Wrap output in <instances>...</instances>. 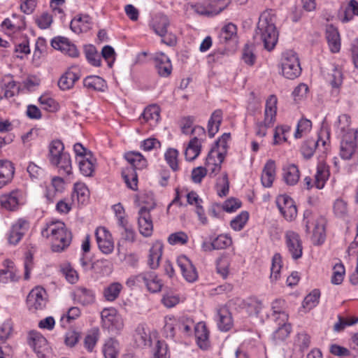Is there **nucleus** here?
<instances>
[{
	"label": "nucleus",
	"mask_w": 358,
	"mask_h": 358,
	"mask_svg": "<svg viewBox=\"0 0 358 358\" xmlns=\"http://www.w3.org/2000/svg\"><path fill=\"white\" fill-rule=\"evenodd\" d=\"M254 39L257 43H263L264 48L268 51H271L276 45L278 33L268 13H263L260 15Z\"/></svg>",
	"instance_id": "1"
},
{
	"label": "nucleus",
	"mask_w": 358,
	"mask_h": 358,
	"mask_svg": "<svg viewBox=\"0 0 358 358\" xmlns=\"http://www.w3.org/2000/svg\"><path fill=\"white\" fill-rule=\"evenodd\" d=\"M41 234L45 238H50L52 250L56 252L63 251L71 241V234L62 222L48 224Z\"/></svg>",
	"instance_id": "2"
},
{
	"label": "nucleus",
	"mask_w": 358,
	"mask_h": 358,
	"mask_svg": "<svg viewBox=\"0 0 358 358\" xmlns=\"http://www.w3.org/2000/svg\"><path fill=\"white\" fill-rule=\"evenodd\" d=\"M231 135L229 133H224L216 142L215 147L209 152L206 159V169L210 177L215 176L221 170V164L223 162Z\"/></svg>",
	"instance_id": "3"
},
{
	"label": "nucleus",
	"mask_w": 358,
	"mask_h": 358,
	"mask_svg": "<svg viewBox=\"0 0 358 358\" xmlns=\"http://www.w3.org/2000/svg\"><path fill=\"white\" fill-rule=\"evenodd\" d=\"M48 148V159L50 164L57 167L60 173L71 174V157L68 152H64L63 143L59 140H54L49 144Z\"/></svg>",
	"instance_id": "4"
},
{
	"label": "nucleus",
	"mask_w": 358,
	"mask_h": 358,
	"mask_svg": "<svg viewBox=\"0 0 358 358\" xmlns=\"http://www.w3.org/2000/svg\"><path fill=\"white\" fill-rule=\"evenodd\" d=\"M306 231L309 232L313 228L312 242L315 245H322L325 240L326 220L324 217L313 214L306 210L304 213Z\"/></svg>",
	"instance_id": "5"
},
{
	"label": "nucleus",
	"mask_w": 358,
	"mask_h": 358,
	"mask_svg": "<svg viewBox=\"0 0 358 358\" xmlns=\"http://www.w3.org/2000/svg\"><path fill=\"white\" fill-rule=\"evenodd\" d=\"M278 99L276 96L272 94L266 99L264 117L262 122L256 124L255 134L261 138L264 137L267 133V129L272 127L276 120Z\"/></svg>",
	"instance_id": "6"
},
{
	"label": "nucleus",
	"mask_w": 358,
	"mask_h": 358,
	"mask_svg": "<svg viewBox=\"0 0 358 358\" xmlns=\"http://www.w3.org/2000/svg\"><path fill=\"white\" fill-rule=\"evenodd\" d=\"M48 296L45 289L36 286L33 288L27 297V306L31 313L38 314L43 312L47 306Z\"/></svg>",
	"instance_id": "7"
},
{
	"label": "nucleus",
	"mask_w": 358,
	"mask_h": 358,
	"mask_svg": "<svg viewBox=\"0 0 358 358\" xmlns=\"http://www.w3.org/2000/svg\"><path fill=\"white\" fill-rule=\"evenodd\" d=\"M282 74L286 78L294 79L301 72L299 58L293 51H287L283 53L281 59Z\"/></svg>",
	"instance_id": "8"
},
{
	"label": "nucleus",
	"mask_w": 358,
	"mask_h": 358,
	"mask_svg": "<svg viewBox=\"0 0 358 358\" xmlns=\"http://www.w3.org/2000/svg\"><path fill=\"white\" fill-rule=\"evenodd\" d=\"M136 162L133 166H128L122 171V176L127 186L132 190H136L138 186V176L135 169H142L147 165V161L143 156L137 155Z\"/></svg>",
	"instance_id": "9"
},
{
	"label": "nucleus",
	"mask_w": 358,
	"mask_h": 358,
	"mask_svg": "<svg viewBox=\"0 0 358 358\" xmlns=\"http://www.w3.org/2000/svg\"><path fill=\"white\" fill-rule=\"evenodd\" d=\"M101 315L103 327L110 331L117 333L123 328L122 319L115 308H104Z\"/></svg>",
	"instance_id": "10"
},
{
	"label": "nucleus",
	"mask_w": 358,
	"mask_h": 358,
	"mask_svg": "<svg viewBox=\"0 0 358 358\" xmlns=\"http://www.w3.org/2000/svg\"><path fill=\"white\" fill-rule=\"evenodd\" d=\"M28 343L32 348L38 358H46L50 348L46 338L39 332L31 331L28 335Z\"/></svg>",
	"instance_id": "11"
},
{
	"label": "nucleus",
	"mask_w": 358,
	"mask_h": 358,
	"mask_svg": "<svg viewBox=\"0 0 358 358\" xmlns=\"http://www.w3.org/2000/svg\"><path fill=\"white\" fill-rule=\"evenodd\" d=\"M154 208L155 203H152L149 207H141L138 211V229L140 234L145 237H149L152 234L153 224L151 219L150 210Z\"/></svg>",
	"instance_id": "12"
},
{
	"label": "nucleus",
	"mask_w": 358,
	"mask_h": 358,
	"mask_svg": "<svg viewBox=\"0 0 358 358\" xmlns=\"http://www.w3.org/2000/svg\"><path fill=\"white\" fill-rule=\"evenodd\" d=\"M277 206L287 221L294 220L297 215V208L294 200L287 195H280L276 199Z\"/></svg>",
	"instance_id": "13"
},
{
	"label": "nucleus",
	"mask_w": 358,
	"mask_h": 358,
	"mask_svg": "<svg viewBox=\"0 0 358 358\" xmlns=\"http://www.w3.org/2000/svg\"><path fill=\"white\" fill-rule=\"evenodd\" d=\"M285 243L289 253L292 259H298L303 254L302 242L299 235L292 231H289L285 234Z\"/></svg>",
	"instance_id": "14"
},
{
	"label": "nucleus",
	"mask_w": 358,
	"mask_h": 358,
	"mask_svg": "<svg viewBox=\"0 0 358 358\" xmlns=\"http://www.w3.org/2000/svg\"><path fill=\"white\" fill-rule=\"evenodd\" d=\"M96 242L100 250L104 254L113 251L114 243L111 234L104 227H99L95 231Z\"/></svg>",
	"instance_id": "15"
},
{
	"label": "nucleus",
	"mask_w": 358,
	"mask_h": 358,
	"mask_svg": "<svg viewBox=\"0 0 358 358\" xmlns=\"http://www.w3.org/2000/svg\"><path fill=\"white\" fill-rule=\"evenodd\" d=\"M233 302L237 308L245 310L250 316L257 315L262 306L261 301L253 297L245 299L236 298Z\"/></svg>",
	"instance_id": "16"
},
{
	"label": "nucleus",
	"mask_w": 358,
	"mask_h": 358,
	"mask_svg": "<svg viewBox=\"0 0 358 358\" xmlns=\"http://www.w3.org/2000/svg\"><path fill=\"white\" fill-rule=\"evenodd\" d=\"M80 71L78 66L73 65L60 77L58 86L62 90L72 88L76 81L80 78Z\"/></svg>",
	"instance_id": "17"
},
{
	"label": "nucleus",
	"mask_w": 358,
	"mask_h": 358,
	"mask_svg": "<svg viewBox=\"0 0 358 358\" xmlns=\"http://www.w3.org/2000/svg\"><path fill=\"white\" fill-rule=\"evenodd\" d=\"M51 45L55 49L60 50L71 57H77L79 55L76 46L66 38L61 36L54 38L51 41Z\"/></svg>",
	"instance_id": "18"
},
{
	"label": "nucleus",
	"mask_w": 358,
	"mask_h": 358,
	"mask_svg": "<svg viewBox=\"0 0 358 358\" xmlns=\"http://www.w3.org/2000/svg\"><path fill=\"white\" fill-rule=\"evenodd\" d=\"M230 0H220L217 3L220 4L218 8H214L213 3H209L208 6H203L202 4L192 5V8L193 10L199 14L208 16H212L219 14L224 9H225L230 3Z\"/></svg>",
	"instance_id": "19"
},
{
	"label": "nucleus",
	"mask_w": 358,
	"mask_h": 358,
	"mask_svg": "<svg viewBox=\"0 0 358 358\" xmlns=\"http://www.w3.org/2000/svg\"><path fill=\"white\" fill-rule=\"evenodd\" d=\"M177 264L187 281L192 282L197 279L196 270L192 262L186 256H180L177 259Z\"/></svg>",
	"instance_id": "20"
},
{
	"label": "nucleus",
	"mask_w": 358,
	"mask_h": 358,
	"mask_svg": "<svg viewBox=\"0 0 358 358\" xmlns=\"http://www.w3.org/2000/svg\"><path fill=\"white\" fill-rule=\"evenodd\" d=\"M29 229V222L19 219L13 226L8 234V241L10 244L16 245L22 239Z\"/></svg>",
	"instance_id": "21"
},
{
	"label": "nucleus",
	"mask_w": 358,
	"mask_h": 358,
	"mask_svg": "<svg viewBox=\"0 0 358 358\" xmlns=\"http://www.w3.org/2000/svg\"><path fill=\"white\" fill-rule=\"evenodd\" d=\"M155 68L162 77H168L172 72L170 59L163 52H157L154 57Z\"/></svg>",
	"instance_id": "22"
},
{
	"label": "nucleus",
	"mask_w": 358,
	"mask_h": 358,
	"mask_svg": "<svg viewBox=\"0 0 358 358\" xmlns=\"http://www.w3.org/2000/svg\"><path fill=\"white\" fill-rule=\"evenodd\" d=\"M21 196L22 194L18 190L3 194L0 196V204L6 210H15L20 204Z\"/></svg>",
	"instance_id": "23"
},
{
	"label": "nucleus",
	"mask_w": 358,
	"mask_h": 358,
	"mask_svg": "<svg viewBox=\"0 0 358 358\" xmlns=\"http://www.w3.org/2000/svg\"><path fill=\"white\" fill-rule=\"evenodd\" d=\"M276 166L273 160L269 159L265 164L261 176V182L264 187H271L275 178Z\"/></svg>",
	"instance_id": "24"
},
{
	"label": "nucleus",
	"mask_w": 358,
	"mask_h": 358,
	"mask_svg": "<svg viewBox=\"0 0 358 358\" xmlns=\"http://www.w3.org/2000/svg\"><path fill=\"white\" fill-rule=\"evenodd\" d=\"M282 180L290 186L295 185L300 178V171L298 166L294 164H288L282 167Z\"/></svg>",
	"instance_id": "25"
},
{
	"label": "nucleus",
	"mask_w": 358,
	"mask_h": 358,
	"mask_svg": "<svg viewBox=\"0 0 358 358\" xmlns=\"http://www.w3.org/2000/svg\"><path fill=\"white\" fill-rule=\"evenodd\" d=\"M15 173V168L8 160H0V189L10 183Z\"/></svg>",
	"instance_id": "26"
},
{
	"label": "nucleus",
	"mask_w": 358,
	"mask_h": 358,
	"mask_svg": "<svg viewBox=\"0 0 358 358\" xmlns=\"http://www.w3.org/2000/svg\"><path fill=\"white\" fill-rule=\"evenodd\" d=\"M330 175L329 166L324 162H320L315 174V187L319 189H322Z\"/></svg>",
	"instance_id": "27"
},
{
	"label": "nucleus",
	"mask_w": 358,
	"mask_h": 358,
	"mask_svg": "<svg viewBox=\"0 0 358 358\" xmlns=\"http://www.w3.org/2000/svg\"><path fill=\"white\" fill-rule=\"evenodd\" d=\"M326 38L330 50L332 52H338L341 48V38L338 29L332 25H329L326 29Z\"/></svg>",
	"instance_id": "28"
},
{
	"label": "nucleus",
	"mask_w": 358,
	"mask_h": 358,
	"mask_svg": "<svg viewBox=\"0 0 358 358\" xmlns=\"http://www.w3.org/2000/svg\"><path fill=\"white\" fill-rule=\"evenodd\" d=\"M91 25L92 18L88 15H78L71 22V29L76 33L88 31Z\"/></svg>",
	"instance_id": "29"
},
{
	"label": "nucleus",
	"mask_w": 358,
	"mask_h": 358,
	"mask_svg": "<svg viewBox=\"0 0 358 358\" xmlns=\"http://www.w3.org/2000/svg\"><path fill=\"white\" fill-rule=\"evenodd\" d=\"M195 337L200 348L206 350L208 347V331L204 323L199 322L194 327Z\"/></svg>",
	"instance_id": "30"
},
{
	"label": "nucleus",
	"mask_w": 358,
	"mask_h": 358,
	"mask_svg": "<svg viewBox=\"0 0 358 358\" xmlns=\"http://www.w3.org/2000/svg\"><path fill=\"white\" fill-rule=\"evenodd\" d=\"M187 200L189 204L196 206V213L199 220L203 224H206L208 220L204 215V210L201 205L202 200L199 197L198 194L194 192H191L187 194Z\"/></svg>",
	"instance_id": "31"
},
{
	"label": "nucleus",
	"mask_w": 358,
	"mask_h": 358,
	"mask_svg": "<svg viewBox=\"0 0 358 358\" xmlns=\"http://www.w3.org/2000/svg\"><path fill=\"white\" fill-rule=\"evenodd\" d=\"M5 268L0 271V282L6 283L8 281H15L17 280L16 277V269L14 263L8 259L4 261Z\"/></svg>",
	"instance_id": "32"
},
{
	"label": "nucleus",
	"mask_w": 358,
	"mask_h": 358,
	"mask_svg": "<svg viewBox=\"0 0 358 358\" xmlns=\"http://www.w3.org/2000/svg\"><path fill=\"white\" fill-rule=\"evenodd\" d=\"M162 255V244L156 242L150 250L148 263L152 269L157 268L159 265V261Z\"/></svg>",
	"instance_id": "33"
},
{
	"label": "nucleus",
	"mask_w": 358,
	"mask_h": 358,
	"mask_svg": "<svg viewBox=\"0 0 358 358\" xmlns=\"http://www.w3.org/2000/svg\"><path fill=\"white\" fill-rule=\"evenodd\" d=\"M169 25V20L166 15H157L152 20V28L155 32L161 37H164L166 34Z\"/></svg>",
	"instance_id": "34"
},
{
	"label": "nucleus",
	"mask_w": 358,
	"mask_h": 358,
	"mask_svg": "<svg viewBox=\"0 0 358 358\" xmlns=\"http://www.w3.org/2000/svg\"><path fill=\"white\" fill-rule=\"evenodd\" d=\"M143 283L148 290L152 293L161 291L162 287L161 280L154 273H144Z\"/></svg>",
	"instance_id": "35"
},
{
	"label": "nucleus",
	"mask_w": 358,
	"mask_h": 358,
	"mask_svg": "<svg viewBox=\"0 0 358 358\" xmlns=\"http://www.w3.org/2000/svg\"><path fill=\"white\" fill-rule=\"evenodd\" d=\"M145 122H149L150 125H155L160 117V109L157 105L153 104L148 106L142 114Z\"/></svg>",
	"instance_id": "36"
},
{
	"label": "nucleus",
	"mask_w": 358,
	"mask_h": 358,
	"mask_svg": "<svg viewBox=\"0 0 358 358\" xmlns=\"http://www.w3.org/2000/svg\"><path fill=\"white\" fill-rule=\"evenodd\" d=\"M84 86L92 90L103 92L106 88V84L103 79L99 76H90L83 80Z\"/></svg>",
	"instance_id": "37"
},
{
	"label": "nucleus",
	"mask_w": 358,
	"mask_h": 358,
	"mask_svg": "<svg viewBox=\"0 0 358 358\" xmlns=\"http://www.w3.org/2000/svg\"><path fill=\"white\" fill-rule=\"evenodd\" d=\"M217 325L220 330L227 331L231 329L233 324L231 313L227 309L222 308L218 310Z\"/></svg>",
	"instance_id": "38"
},
{
	"label": "nucleus",
	"mask_w": 358,
	"mask_h": 358,
	"mask_svg": "<svg viewBox=\"0 0 358 358\" xmlns=\"http://www.w3.org/2000/svg\"><path fill=\"white\" fill-rule=\"evenodd\" d=\"M120 345L114 338L108 339L103 346V354L105 358H117Z\"/></svg>",
	"instance_id": "39"
},
{
	"label": "nucleus",
	"mask_w": 358,
	"mask_h": 358,
	"mask_svg": "<svg viewBox=\"0 0 358 358\" xmlns=\"http://www.w3.org/2000/svg\"><path fill=\"white\" fill-rule=\"evenodd\" d=\"M75 298L83 305H88L94 302V295L92 290L85 287H78L75 291Z\"/></svg>",
	"instance_id": "40"
},
{
	"label": "nucleus",
	"mask_w": 358,
	"mask_h": 358,
	"mask_svg": "<svg viewBox=\"0 0 358 358\" xmlns=\"http://www.w3.org/2000/svg\"><path fill=\"white\" fill-rule=\"evenodd\" d=\"M222 112L217 110L213 113L208 124V135L210 138L213 137L218 131L220 125L222 122Z\"/></svg>",
	"instance_id": "41"
},
{
	"label": "nucleus",
	"mask_w": 358,
	"mask_h": 358,
	"mask_svg": "<svg viewBox=\"0 0 358 358\" xmlns=\"http://www.w3.org/2000/svg\"><path fill=\"white\" fill-rule=\"evenodd\" d=\"M284 301L275 300L272 303L273 319L275 322L281 321L286 322L288 320V315L283 310Z\"/></svg>",
	"instance_id": "42"
},
{
	"label": "nucleus",
	"mask_w": 358,
	"mask_h": 358,
	"mask_svg": "<svg viewBox=\"0 0 358 358\" xmlns=\"http://www.w3.org/2000/svg\"><path fill=\"white\" fill-rule=\"evenodd\" d=\"M123 287L120 282H113L103 289V296L108 301H113L118 298Z\"/></svg>",
	"instance_id": "43"
},
{
	"label": "nucleus",
	"mask_w": 358,
	"mask_h": 358,
	"mask_svg": "<svg viewBox=\"0 0 358 358\" xmlns=\"http://www.w3.org/2000/svg\"><path fill=\"white\" fill-rule=\"evenodd\" d=\"M201 151V144L196 137L191 140L185 151V156L187 160L192 161L199 155Z\"/></svg>",
	"instance_id": "44"
},
{
	"label": "nucleus",
	"mask_w": 358,
	"mask_h": 358,
	"mask_svg": "<svg viewBox=\"0 0 358 358\" xmlns=\"http://www.w3.org/2000/svg\"><path fill=\"white\" fill-rule=\"evenodd\" d=\"M134 338L136 345L140 347H144L150 344V336L144 327L138 326L136 330Z\"/></svg>",
	"instance_id": "45"
},
{
	"label": "nucleus",
	"mask_w": 358,
	"mask_h": 358,
	"mask_svg": "<svg viewBox=\"0 0 358 358\" xmlns=\"http://www.w3.org/2000/svg\"><path fill=\"white\" fill-rule=\"evenodd\" d=\"M358 322V317H343L338 315V321L334 324L333 329L336 332L343 331L346 327L352 326Z\"/></svg>",
	"instance_id": "46"
},
{
	"label": "nucleus",
	"mask_w": 358,
	"mask_h": 358,
	"mask_svg": "<svg viewBox=\"0 0 358 358\" xmlns=\"http://www.w3.org/2000/svg\"><path fill=\"white\" fill-rule=\"evenodd\" d=\"M99 339V331L98 329H91L84 338V346L88 352H92Z\"/></svg>",
	"instance_id": "47"
},
{
	"label": "nucleus",
	"mask_w": 358,
	"mask_h": 358,
	"mask_svg": "<svg viewBox=\"0 0 358 358\" xmlns=\"http://www.w3.org/2000/svg\"><path fill=\"white\" fill-rule=\"evenodd\" d=\"M85 53L88 62L94 66L101 65V57L94 45H90L85 47Z\"/></svg>",
	"instance_id": "48"
},
{
	"label": "nucleus",
	"mask_w": 358,
	"mask_h": 358,
	"mask_svg": "<svg viewBox=\"0 0 358 358\" xmlns=\"http://www.w3.org/2000/svg\"><path fill=\"white\" fill-rule=\"evenodd\" d=\"M76 196L79 203H84L88 199L89 190L84 183L77 182L74 185L72 197Z\"/></svg>",
	"instance_id": "49"
},
{
	"label": "nucleus",
	"mask_w": 358,
	"mask_h": 358,
	"mask_svg": "<svg viewBox=\"0 0 358 358\" xmlns=\"http://www.w3.org/2000/svg\"><path fill=\"white\" fill-rule=\"evenodd\" d=\"M276 324L278 325V329L273 332V337L276 341L285 340L290 334L291 327L289 324L278 321Z\"/></svg>",
	"instance_id": "50"
},
{
	"label": "nucleus",
	"mask_w": 358,
	"mask_h": 358,
	"mask_svg": "<svg viewBox=\"0 0 358 358\" xmlns=\"http://www.w3.org/2000/svg\"><path fill=\"white\" fill-rule=\"evenodd\" d=\"M236 26L232 23L225 25L221 30L219 37L221 42L226 43L236 36Z\"/></svg>",
	"instance_id": "51"
},
{
	"label": "nucleus",
	"mask_w": 358,
	"mask_h": 358,
	"mask_svg": "<svg viewBox=\"0 0 358 358\" xmlns=\"http://www.w3.org/2000/svg\"><path fill=\"white\" fill-rule=\"evenodd\" d=\"M281 268L282 257L280 254H275L272 259L270 276L271 281H277L280 278Z\"/></svg>",
	"instance_id": "52"
},
{
	"label": "nucleus",
	"mask_w": 358,
	"mask_h": 358,
	"mask_svg": "<svg viewBox=\"0 0 358 358\" xmlns=\"http://www.w3.org/2000/svg\"><path fill=\"white\" fill-rule=\"evenodd\" d=\"M178 151L174 148L168 149L164 155L167 164L173 171H177L179 170L178 160Z\"/></svg>",
	"instance_id": "53"
},
{
	"label": "nucleus",
	"mask_w": 358,
	"mask_h": 358,
	"mask_svg": "<svg viewBox=\"0 0 358 358\" xmlns=\"http://www.w3.org/2000/svg\"><path fill=\"white\" fill-rule=\"evenodd\" d=\"M335 125L339 130L341 134H343V136L349 134L350 131V117L346 114H343L338 116Z\"/></svg>",
	"instance_id": "54"
},
{
	"label": "nucleus",
	"mask_w": 358,
	"mask_h": 358,
	"mask_svg": "<svg viewBox=\"0 0 358 358\" xmlns=\"http://www.w3.org/2000/svg\"><path fill=\"white\" fill-rule=\"evenodd\" d=\"M312 128V122L306 118H301L296 126V129L294 133L296 138H300L304 135L307 134Z\"/></svg>",
	"instance_id": "55"
},
{
	"label": "nucleus",
	"mask_w": 358,
	"mask_h": 358,
	"mask_svg": "<svg viewBox=\"0 0 358 358\" xmlns=\"http://www.w3.org/2000/svg\"><path fill=\"white\" fill-rule=\"evenodd\" d=\"M248 218V213L247 211H242L231 221L230 225L234 230L241 231L247 223Z\"/></svg>",
	"instance_id": "56"
},
{
	"label": "nucleus",
	"mask_w": 358,
	"mask_h": 358,
	"mask_svg": "<svg viewBox=\"0 0 358 358\" xmlns=\"http://www.w3.org/2000/svg\"><path fill=\"white\" fill-rule=\"evenodd\" d=\"M216 188L220 196H225L228 194L229 182L228 176L226 173H223L222 176L218 178Z\"/></svg>",
	"instance_id": "57"
},
{
	"label": "nucleus",
	"mask_w": 358,
	"mask_h": 358,
	"mask_svg": "<svg viewBox=\"0 0 358 358\" xmlns=\"http://www.w3.org/2000/svg\"><path fill=\"white\" fill-rule=\"evenodd\" d=\"M232 240L227 235L221 234L213 240V248L222 250L231 245Z\"/></svg>",
	"instance_id": "58"
},
{
	"label": "nucleus",
	"mask_w": 358,
	"mask_h": 358,
	"mask_svg": "<svg viewBox=\"0 0 358 358\" xmlns=\"http://www.w3.org/2000/svg\"><path fill=\"white\" fill-rule=\"evenodd\" d=\"M345 268L344 266L340 263L336 264L333 268V275L331 277V282L334 285H340L344 278Z\"/></svg>",
	"instance_id": "59"
},
{
	"label": "nucleus",
	"mask_w": 358,
	"mask_h": 358,
	"mask_svg": "<svg viewBox=\"0 0 358 358\" xmlns=\"http://www.w3.org/2000/svg\"><path fill=\"white\" fill-rule=\"evenodd\" d=\"M320 298V292L318 290H314L307 295L303 302V306L308 310L314 308Z\"/></svg>",
	"instance_id": "60"
},
{
	"label": "nucleus",
	"mask_w": 358,
	"mask_h": 358,
	"mask_svg": "<svg viewBox=\"0 0 358 358\" xmlns=\"http://www.w3.org/2000/svg\"><path fill=\"white\" fill-rule=\"evenodd\" d=\"M308 87L306 84L300 83L296 86L293 92L292 96L296 101H300L307 97L308 93Z\"/></svg>",
	"instance_id": "61"
},
{
	"label": "nucleus",
	"mask_w": 358,
	"mask_h": 358,
	"mask_svg": "<svg viewBox=\"0 0 358 358\" xmlns=\"http://www.w3.org/2000/svg\"><path fill=\"white\" fill-rule=\"evenodd\" d=\"M354 15H358V2L355 0H351L345 8L343 21L349 22Z\"/></svg>",
	"instance_id": "62"
},
{
	"label": "nucleus",
	"mask_w": 358,
	"mask_h": 358,
	"mask_svg": "<svg viewBox=\"0 0 358 358\" xmlns=\"http://www.w3.org/2000/svg\"><path fill=\"white\" fill-rule=\"evenodd\" d=\"M187 241L188 236L183 231L171 234L168 238V241L171 245H184L187 243Z\"/></svg>",
	"instance_id": "63"
},
{
	"label": "nucleus",
	"mask_w": 358,
	"mask_h": 358,
	"mask_svg": "<svg viewBox=\"0 0 358 358\" xmlns=\"http://www.w3.org/2000/svg\"><path fill=\"white\" fill-rule=\"evenodd\" d=\"M79 169L85 176H91L94 171V165L89 159L82 158L78 161Z\"/></svg>",
	"instance_id": "64"
}]
</instances>
